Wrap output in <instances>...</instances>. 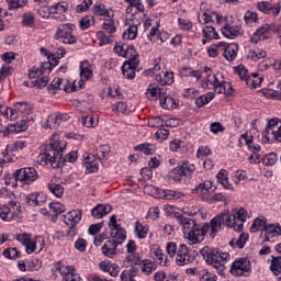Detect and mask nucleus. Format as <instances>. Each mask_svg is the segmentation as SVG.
Masks as SVG:
<instances>
[{
    "label": "nucleus",
    "instance_id": "7c9ffc66",
    "mask_svg": "<svg viewBox=\"0 0 281 281\" xmlns=\"http://www.w3.org/2000/svg\"><path fill=\"white\" fill-rule=\"evenodd\" d=\"M155 80L162 87L166 85H172V82H175V74L172 71L162 70L156 75Z\"/></svg>",
    "mask_w": 281,
    "mask_h": 281
},
{
    "label": "nucleus",
    "instance_id": "a211bd4d",
    "mask_svg": "<svg viewBox=\"0 0 281 281\" xmlns=\"http://www.w3.org/2000/svg\"><path fill=\"white\" fill-rule=\"evenodd\" d=\"M93 71H95V64L89 60H82L79 64V74L80 80L79 86L85 85V82L91 80L93 78Z\"/></svg>",
    "mask_w": 281,
    "mask_h": 281
},
{
    "label": "nucleus",
    "instance_id": "2f4dec72",
    "mask_svg": "<svg viewBox=\"0 0 281 281\" xmlns=\"http://www.w3.org/2000/svg\"><path fill=\"white\" fill-rule=\"evenodd\" d=\"M165 93L166 89L159 87L157 83H150L146 91L147 98H153L154 100H157V98L161 100Z\"/></svg>",
    "mask_w": 281,
    "mask_h": 281
},
{
    "label": "nucleus",
    "instance_id": "e433bc0d",
    "mask_svg": "<svg viewBox=\"0 0 281 281\" xmlns=\"http://www.w3.org/2000/svg\"><path fill=\"white\" fill-rule=\"evenodd\" d=\"M86 170L89 173L98 172L100 168L99 159L95 157V155L90 154L85 160Z\"/></svg>",
    "mask_w": 281,
    "mask_h": 281
},
{
    "label": "nucleus",
    "instance_id": "5fc2aeb1",
    "mask_svg": "<svg viewBox=\"0 0 281 281\" xmlns=\"http://www.w3.org/2000/svg\"><path fill=\"white\" fill-rule=\"evenodd\" d=\"M213 100H214V92H207L205 94L200 95L195 100V104L196 106H199V109H201L202 106H205V104H210V102H212Z\"/></svg>",
    "mask_w": 281,
    "mask_h": 281
},
{
    "label": "nucleus",
    "instance_id": "6e6d98bb",
    "mask_svg": "<svg viewBox=\"0 0 281 281\" xmlns=\"http://www.w3.org/2000/svg\"><path fill=\"white\" fill-rule=\"evenodd\" d=\"M24 148H27V140H23V139H18L8 145V149L11 150V153L24 150Z\"/></svg>",
    "mask_w": 281,
    "mask_h": 281
},
{
    "label": "nucleus",
    "instance_id": "bf43d9fd",
    "mask_svg": "<svg viewBox=\"0 0 281 281\" xmlns=\"http://www.w3.org/2000/svg\"><path fill=\"white\" fill-rule=\"evenodd\" d=\"M124 58L128 59L126 63H131L133 60H139L137 50L135 49V46L127 44V46L125 48Z\"/></svg>",
    "mask_w": 281,
    "mask_h": 281
},
{
    "label": "nucleus",
    "instance_id": "9d476101",
    "mask_svg": "<svg viewBox=\"0 0 281 281\" xmlns=\"http://www.w3.org/2000/svg\"><path fill=\"white\" fill-rule=\"evenodd\" d=\"M74 32H76V26L72 23L61 24L57 27L54 38L65 45H74L77 41Z\"/></svg>",
    "mask_w": 281,
    "mask_h": 281
},
{
    "label": "nucleus",
    "instance_id": "3c124183",
    "mask_svg": "<svg viewBox=\"0 0 281 281\" xmlns=\"http://www.w3.org/2000/svg\"><path fill=\"white\" fill-rule=\"evenodd\" d=\"M85 85L79 83V81L69 82L67 80H64L63 90L66 93H74V91H80Z\"/></svg>",
    "mask_w": 281,
    "mask_h": 281
},
{
    "label": "nucleus",
    "instance_id": "bb28decb",
    "mask_svg": "<svg viewBox=\"0 0 281 281\" xmlns=\"http://www.w3.org/2000/svg\"><path fill=\"white\" fill-rule=\"evenodd\" d=\"M139 67V59H134L132 61H124L122 66L123 76L128 80H133L135 78V71Z\"/></svg>",
    "mask_w": 281,
    "mask_h": 281
},
{
    "label": "nucleus",
    "instance_id": "de8ad7c7",
    "mask_svg": "<svg viewBox=\"0 0 281 281\" xmlns=\"http://www.w3.org/2000/svg\"><path fill=\"white\" fill-rule=\"evenodd\" d=\"M111 156V146L109 145H100L97 148V157L100 161H106Z\"/></svg>",
    "mask_w": 281,
    "mask_h": 281
},
{
    "label": "nucleus",
    "instance_id": "473e14b6",
    "mask_svg": "<svg viewBox=\"0 0 281 281\" xmlns=\"http://www.w3.org/2000/svg\"><path fill=\"white\" fill-rule=\"evenodd\" d=\"M117 243L113 240H108L105 244L101 247V251L103 256H106V258H114V256H117Z\"/></svg>",
    "mask_w": 281,
    "mask_h": 281
},
{
    "label": "nucleus",
    "instance_id": "5701e85b",
    "mask_svg": "<svg viewBox=\"0 0 281 281\" xmlns=\"http://www.w3.org/2000/svg\"><path fill=\"white\" fill-rule=\"evenodd\" d=\"M176 221L180 226L182 227V234L183 236L190 232H192L193 228L198 227L199 224H196V221L186 217L180 213L176 214Z\"/></svg>",
    "mask_w": 281,
    "mask_h": 281
},
{
    "label": "nucleus",
    "instance_id": "4c0bfd02",
    "mask_svg": "<svg viewBox=\"0 0 281 281\" xmlns=\"http://www.w3.org/2000/svg\"><path fill=\"white\" fill-rule=\"evenodd\" d=\"M112 207L110 204H98L91 211L93 218H104L109 212H111Z\"/></svg>",
    "mask_w": 281,
    "mask_h": 281
},
{
    "label": "nucleus",
    "instance_id": "72a5a7b5",
    "mask_svg": "<svg viewBox=\"0 0 281 281\" xmlns=\"http://www.w3.org/2000/svg\"><path fill=\"white\" fill-rule=\"evenodd\" d=\"M221 32L225 38H236L240 34V26L237 24H225Z\"/></svg>",
    "mask_w": 281,
    "mask_h": 281
},
{
    "label": "nucleus",
    "instance_id": "338daca9",
    "mask_svg": "<svg viewBox=\"0 0 281 281\" xmlns=\"http://www.w3.org/2000/svg\"><path fill=\"white\" fill-rule=\"evenodd\" d=\"M11 161H14V154H12V150L7 145V148L0 155V164H11Z\"/></svg>",
    "mask_w": 281,
    "mask_h": 281
},
{
    "label": "nucleus",
    "instance_id": "ddd939ff",
    "mask_svg": "<svg viewBox=\"0 0 281 281\" xmlns=\"http://www.w3.org/2000/svg\"><path fill=\"white\" fill-rule=\"evenodd\" d=\"M46 68H49V64H44L42 68L33 67L29 70V78L34 83V87H47V82H49V79L46 76H43L44 74H49L52 69L45 70Z\"/></svg>",
    "mask_w": 281,
    "mask_h": 281
},
{
    "label": "nucleus",
    "instance_id": "39448f33",
    "mask_svg": "<svg viewBox=\"0 0 281 281\" xmlns=\"http://www.w3.org/2000/svg\"><path fill=\"white\" fill-rule=\"evenodd\" d=\"M201 256L204 258L205 262L209 263L214 269H223L229 260H232V255L227 251H223L218 248H210L207 246L200 250Z\"/></svg>",
    "mask_w": 281,
    "mask_h": 281
},
{
    "label": "nucleus",
    "instance_id": "7ed1b4c3",
    "mask_svg": "<svg viewBox=\"0 0 281 281\" xmlns=\"http://www.w3.org/2000/svg\"><path fill=\"white\" fill-rule=\"evenodd\" d=\"M0 116L10 122H14L19 117H24L27 122H34L36 120V115L32 113V105L26 102H18L12 108L0 104Z\"/></svg>",
    "mask_w": 281,
    "mask_h": 281
},
{
    "label": "nucleus",
    "instance_id": "603ef678",
    "mask_svg": "<svg viewBox=\"0 0 281 281\" xmlns=\"http://www.w3.org/2000/svg\"><path fill=\"white\" fill-rule=\"evenodd\" d=\"M268 223L267 221L257 217L254 223L251 224L249 232H251L252 234H256V232H261L266 229Z\"/></svg>",
    "mask_w": 281,
    "mask_h": 281
},
{
    "label": "nucleus",
    "instance_id": "b1692460",
    "mask_svg": "<svg viewBox=\"0 0 281 281\" xmlns=\"http://www.w3.org/2000/svg\"><path fill=\"white\" fill-rule=\"evenodd\" d=\"M182 214H186V216L196 217V218H205V212L203 211V207L201 205L189 203L184 205L181 210Z\"/></svg>",
    "mask_w": 281,
    "mask_h": 281
},
{
    "label": "nucleus",
    "instance_id": "4468645a",
    "mask_svg": "<svg viewBox=\"0 0 281 281\" xmlns=\"http://www.w3.org/2000/svg\"><path fill=\"white\" fill-rule=\"evenodd\" d=\"M108 225L110 227L111 240L116 243V245H122V243L126 240V231H124V228L117 224V217L112 215Z\"/></svg>",
    "mask_w": 281,
    "mask_h": 281
},
{
    "label": "nucleus",
    "instance_id": "79ce46f5",
    "mask_svg": "<svg viewBox=\"0 0 281 281\" xmlns=\"http://www.w3.org/2000/svg\"><path fill=\"white\" fill-rule=\"evenodd\" d=\"M46 188L53 196H56V199H63V195L65 194V187L58 183L48 182Z\"/></svg>",
    "mask_w": 281,
    "mask_h": 281
},
{
    "label": "nucleus",
    "instance_id": "774afa93",
    "mask_svg": "<svg viewBox=\"0 0 281 281\" xmlns=\"http://www.w3.org/2000/svg\"><path fill=\"white\" fill-rule=\"evenodd\" d=\"M270 271L274 276H280L281 273V257H276L272 259L271 265H270Z\"/></svg>",
    "mask_w": 281,
    "mask_h": 281
},
{
    "label": "nucleus",
    "instance_id": "423d86ee",
    "mask_svg": "<svg viewBox=\"0 0 281 281\" xmlns=\"http://www.w3.org/2000/svg\"><path fill=\"white\" fill-rule=\"evenodd\" d=\"M166 252L169 258H176V265H178V267H186V265H190L193 260L190 255V249L186 244L178 246L175 241H168L166 244Z\"/></svg>",
    "mask_w": 281,
    "mask_h": 281
},
{
    "label": "nucleus",
    "instance_id": "c756f323",
    "mask_svg": "<svg viewBox=\"0 0 281 281\" xmlns=\"http://www.w3.org/2000/svg\"><path fill=\"white\" fill-rule=\"evenodd\" d=\"M212 186L213 182L211 180H205L192 189V194H201L202 199L207 200V194L212 190Z\"/></svg>",
    "mask_w": 281,
    "mask_h": 281
},
{
    "label": "nucleus",
    "instance_id": "f257e3e1",
    "mask_svg": "<svg viewBox=\"0 0 281 281\" xmlns=\"http://www.w3.org/2000/svg\"><path fill=\"white\" fill-rule=\"evenodd\" d=\"M245 221H247V211L245 209H234L231 214L225 211L211 220L209 224L211 236H216L223 229V225L233 228L235 232H243Z\"/></svg>",
    "mask_w": 281,
    "mask_h": 281
},
{
    "label": "nucleus",
    "instance_id": "a19ab883",
    "mask_svg": "<svg viewBox=\"0 0 281 281\" xmlns=\"http://www.w3.org/2000/svg\"><path fill=\"white\" fill-rule=\"evenodd\" d=\"M178 167L180 168V170L182 171V175L188 178V177H192V175H194V171L196 170V165L184 160L178 164Z\"/></svg>",
    "mask_w": 281,
    "mask_h": 281
},
{
    "label": "nucleus",
    "instance_id": "0e129e2a",
    "mask_svg": "<svg viewBox=\"0 0 281 281\" xmlns=\"http://www.w3.org/2000/svg\"><path fill=\"white\" fill-rule=\"evenodd\" d=\"M165 124H166L165 117H162V116H154L148 120V126L150 128H162V126H165Z\"/></svg>",
    "mask_w": 281,
    "mask_h": 281
},
{
    "label": "nucleus",
    "instance_id": "864d4df0",
    "mask_svg": "<svg viewBox=\"0 0 281 281\" xmlns=\"http://www.w3.org/2000/svg\"><path fill=\"white\" fill-rule=\"evenodd\" d=\"M124 267H135L139 265V254L128 252L126 258L123 261Z\"/></svg>",
    "mask_w": 281,
    "mask_h": 281
},
{
    "label": "nucleus",
    "instance_id": "dca6fc26",
    "mask_svg": "<svg viewBox=\"0 0 281 281\" xmlns=\"http://www.w3.org/2000/svg\"><path fill=\"white\" fill-rule=\"evenodd\" d=\"M18 179L23 186H32L38 179V171L34 167H24L16 170Z\"/></svg>",
    "mask_w": 281,
    "mask_h": 281
},
{
    "label": "nucleus",
    "instance_id": "a878e982",
    "mask_svg": "<svg viewBox=\"0 0 281 281\" xmlns=\"http://www.w3.org/2000/svg\"><path fill=\"white\" fill-rule=\"evenodd\" d=\"M222 54L228 63H233V60H236V57L238 56V44L231 43L227 44L224 42V48H222Z\"/></svg>",
    "mask_w": 281,
    "mask_h": 281
},
{
    "label": "nucleus",
    "instance_id": "49530a36",
    "mask_svg": "<svg viewBox=\"0 0 281 281\" xmlns=\"http://www.w3.org/2000/svg\"><path fill=\"white\" fill-rule=\"evenodd\" d=\"M224 47H225L224 42H218L216 44L210 45L206 52L211 58H216L218 54L223 53Z\"/></svg>",
    "mask_w": 281,
    "mask_h": 281
},
{
    "label": "nucleus",
    "instance_id": "58836bf2",
    "mask_svg": "<svg viewBox=\"0 0 281 281\" xmlns=\"http://www.w3.org/2000/svg\"><path fill=\"white\" fill-rule=\"evenodd\" d=\"M217 181L225 190H234V186L229 183V173L225 169H221L217 173Z\"/></svg>",
    "mask_w": 281,
    "mask_h": 281
},
{
    "label": "nucleus",
    "instance_id": "0eeeda50",
    "mask_svg": "<svg viewBox=\"0 0 281 281\" xmlns=\"http://www.w3.org/2000/svg\"><path fill=\"white\" fill-rule=\"evenodd\" d=\"M16 240L25 247L29 255L41 254L45 249V238L41 236L32 237L30 234L21 233L16 235Z\"/></svg>",
    "mask_w": 281,
    "mask_h": 281
},
{
    "label": "nucleus",
    "instance_id": "c85d7f7f",
    "mask_svg": "<svg viewBox=\"0 0 281 281\" xmlns=\"http://www.w3.org/2000/svg\"><path fill=\"white\" fill-rule=\"evenodd\" d=\"M26 203L31 205L32 207H36V205H43L47 199L45 198V194L40 192H33L25 196Z\"/></svg>",
    "mask_w": 281,
    "mask_h": 281
},
{
    "label": "nucleus",
    "instance_id": "052dcab7",
    "mask_svg": "<svg viewBox=\"0 0 281 281\" xmlns=\"http://www.w3.org/2000/svg\"><path fill=\"white\" fill-rule=\"evenodd\" d=\"M135 234L137 238L144 239L148 236V226L142 224L140 222H136L135 224Z\"/></svg>",
    "mask_w": 281,
    "mask_h": 281
},
{
    "label": "nucleus",
    "instance_id": "e2e57ef3",
    "mask_svg": "<svg viewBox=\"0 0 281 281\" xmlns=\"http://www.w3.org/2000/svg\"><path fill=\"white\" fill-rule=\"evenodd\" d=\"M95 36L99 41V45L102 47L103 45H110V43L113 41V37L111 35H106L104 31H99L95 33Z\"/></svg>",
    "mask_w": 281,
    "mask_h": 281
},
{
    "label": "nucleus",
    "instance_id": "8fccbe9b",
    "mask_svg": "<svg viewBox=\"0 0 281 281\" xmlns=\"http://www.w3.org/2000/svg\"><path fill=\"white\" fill-rule=\"evenodd\" d=\"M261 58H267V52L260 48H254L249 50L248 60H252L254 63H258Z\"/></svg>",
    "mask_w": 281,
    "mask_h": 281
},
{
    "label": "nucleus",
    "instance_id": "9b49d317",
    "mask_svg": "<svg viewBox=\"0 0 281 281\" xmlns=\"http://www.w3.org/2000/svg\"><path fill=\"white\" fill-rule=\"evenodd\" d=\"M11 209L7 205H0V218L5 223L11 221H21V204L14 201L10 202Z\"/></svg>",
    "mask_w": 281,
    "mask_h": 281
},
{
    "label": "nucleus",
    "instance_id": "37998d69",
    "mask_svg": "<svg viewBox=\"0 0 281 281\" xmlns=\"http://www.w3.org/2000/svg\"><path fill=\"white\" fill-rule=\"evenodd\" d=\"M100 124V116L98 114H89L82 117V125L87 128H95Z\"/></svg>",
    "mask_w": 281,
    "mask_h": 281
},
{
    "label": "nucleus",
    "instance_id": "6ab92c4d",
    "mask_svg": "<svg viewBox=\"0 0 281 281\" xmlns=\"http://www.w3.org/2000/svg\"><path fill=\"white\" fill-rule=\"evenodd\" d=\"M198 21L201 25H207V23H216V25H223L226 23V19L216 12H202L198 14Z\"/></svg>",
    "mask_w": 281,
    "mask_h": 281
},
{
    "label": "nucleus",
    "instance_id": "4d7b16f0",
    "mask_svg": "<svg viewBox=\"0 0 281 281\" xmlns=\"http://www.w3.org/2000/svg\"><path fill=\"white\" fill-rule=\"evenodd\" d=\"M101 27L104 32H106V34H115V32H117V26H115L114 18L104 21Z\"/></svg>",
    "mask_w": 281,
    "mask_h": 281
},
{
    "label": "nucleus",
    "instance_id": "aec40b11",
    "mask_svg": "<svg viewBox=\"0 0 281 281\" xmlns=\"http://www.w3.org/2000/svg\"><path fill=\"white\" fill-rule=\"evenodd\" d=\"M278 236H281V225L278 223L266 225V229L260 233V238L263 239V243H271Z\"/></svg>",
    "mask_w": 281,
    "mask_h": 281
},
{
    "label": "nucleus",
    "instance_id": "f8f14e48",
    "mask_svg": "<svg viewBox=\"0 0 281 281\" xmlns=\"http://www.w3.org/2000/svg\"><path fill=\"white\" fill-rule=\"evenodd\" d=\"M210 232V224L205 223L203 226H195L183 237L187 240L188 245H199L205 240V235Z\"/></svg>",
    "mask_w": 281,
    "mask_h": 281
},
{
    "label": "nucleus",
    "instance_id": "f03ea898",
    "mask_svg": "<svg viewBox=\"0 0 281 281\" xmlns=\"http://www.w3.org/2000/svg\"><path fill=\"white\" fill-rule=\"evenodd\" d=\"M204 74L206 76L202 81L203 89H213L215 93H224V95H232L234 93L232 82L225 81L223 74H213L210 67H204Z\"/></svg>",
    "mask_w": 281,
    "mask_h": 281
},
{
    "label": "nucleus",
    "instance_id": "412c9836",
    "mask_svg": "<svg viewBox=\"0 0 281 281\" xmlns=\"http://www.w3.org/2000/svg\"><path fill=\"white\" fill-rule=\"evenodd\" d=\"M150 256L153 260H156V262L160 265V267H168L170 265L168 256L164 254V250L157 244L150 246Z\"/></svg>",
    "mask_w": 281,
    "mask_h": 281
},
{
    "label": "nucleus",
    "instance_id": "f3484780",
    "mask_svg": "<svg viewBox=\"0 0 281 281\" xmlns=\"http://www.w3.org/2000/svg\"><path fill=\"white\" fill-rule=\"evenodd\" d=\"M92 14L101 19V21H109V19H115V11L106 7L102 2H95L92 7Z\"/></svg>",
    "mask_w": 281,
    "mask_h": 281
},
{
    "label": "nucleus",
    "instance_id": "cd10ccee",
    "mask_svg": "<svg viewBox=\"0 0 281 281\" xmlns=\"http://www.w3.org/2000/svg\"><path fill=\"white\" fill-rule=\"evenodd\" d=\"M54 155L55 153L52 151V150H43L38 154L37 156V159H36V162L40 165V166H47V164H50V166L53 168H56V166L54 165Z\"/></svg>",
    "mask_w": 281,
    "mask_h": 281
},
{
    "label": "nucleus",
    "instance_id": "1a4fd4ad",
    "mask_svg": "<svg viewBox=\"0 0 281 281\" xmlns=\"http://www.w3.org/2000/svg\"><path fill=\"white\" fill-rule=\"evenodd\" d=\"M144 192L149 196H154V199H165V201H179V199L186 196L181 191L159 189L153 184L146 186Z\"/></svg>",
    "mask_w": 281,
    "mask_h": 281
},
{
    "label": "nucleus",
    "instance_id": "a18cd8bd",
    "mask_svg": "<svg viewBox=\"0 0 281 281\" xmlns=\"http://www.w3.org/2000/svg\"><path fill=\"white\" fill-rule=\"evenodd\" d=\"M177 100L172 97L166 95V92L164 93L162 98H160V106L162 109H177Z\"/></svg>",
    "mask_w": 281,
    "mask_h": 281
},
{
    "label": "nucleus",
    "instance_id": "6e6552de",
    "mask_svg": "<svg viewBox=\"0 0 281 281\" xmlns=\"http://www.w3.org/2000/svg\"><path fill=\"white\" fill-rule=\"evenodd\" d=\"M265 144H281V121L278 117L267 119L266 130L262 133Z\"/></svg>",
    "mask_w": 281,
    "mask_h": 281
},
{
    "label": "nucleus",
    "instance_id": "c03bdc74",
    "mask_svg": "<svg viewBox=\"0 0 281 281\" xmlns=\"http://www.w3.org/2000/svg\"><path fill=\"white\" fill-rule=\"evenodd\" d=\"M169 181H172L173 183H181L183 179H187L183 172L181 171V168L179 165L173 168L171 171H169Z\"/></svg>",
    "mask_w": 281,
    "mask_h": 281
},
{
    "label": "nucleus",
    "instance_id": "f704fd0d",
    "mask_svg": "<svg viewBox=\"0 0 281 281\" xmlns=\"http://www.w3.org/2000/svg\"><path fill=\"white\" fill-rule=\"evenodd\" d=\"M53 271H57L58 273H60V276H63V278H67L68 276L74 273V271H76V267L57 261L53 266Z\"/></svg>",
    "mask_w": 281,
    "mask_h": 281
},
{
    "label": "nucleus",
    "instance_id": "69168bd1",
    "mask_svg": "<svg viewBox=\"0 0 281 281\" xmlns=\"http://www.w3.org/2000/svg\"><path fill=\"white\" fill-rule=\"evenodd\" d=\"M135 150L144 153V155H153L155 153V145L150 143H144L135 147Z\"/></svg>",
    "mask_w": 281,
    "mask_h": 281
},
{
    "label": "nucleus",
    "instance_id": "ea45409f",
    "mask_svg": "<svg viewBox=\"0 0 281 281\" xmlns=\"http://www.w3.org/2000/svg\"><path fill=\"white\" fill-rule=\"evenodd\" d=\"M50 148L57 150V153H63L67 148V140L60 139L58 135H53L50 137Z\"/></svg>",
    "mask_w": 281,
    "mask_h": 281
},
{
    "label": "nucleus",
    "instance_id": "09e8293b",
    "mask_svg": "<svg viewBox=\"0 0 281 281\" xmlns=\"http://www.w3.org/2000/svg\"><path fill=\"white\" fill-rule=\"evenodd\" d=\"M262 80H265V77L260 76L259 74H251L247 78L250 89H258V87L262 85Z\"/></svg>",
    "mask_w": 281,
    "mask_h": 281
},
{
    "label": "nucleus",
    "instance_id": "4be33fe9",
    "mask_svg": "<svg viewBox=\"0 0 281 281\" xmlns=\"http://www.w3.org/2000/svg\"><path fill=\"white\" fill-rule=\"evenodd\" d=\"M247 273V258L239 257L235 259L231 267V274L240 278Z\"/></svg>",
    "mask_w": 281,
    "mask_h": 281
},
{
    "label": "nucleus",
    "instance_id": "680f3d73",
    "mask_svg": "<svg viewBox=\"0 0 281 281\" xmlns=\"http://www.w3.org/2000/svg\"><path fill=\"white\" fill-rule=\"evenodd\" d=\"M155 269H157V265H155V262L145 259L143 260V263L140 266V271L143 273H146V276H149V273H153V271H155Z\"/></svg>",
    "mask_w": 281,
    "mask_h": 281
},
{
    "label": "nucleus",
    "instance_id": "c9c22d12",
    "mask_svg": "<svg viewBox=\"0 0 281 281\" xmlns=\"http://www.w3.org/2000/svg\"><path fill=\"white\" fill-rule=\"evenodd\" d=\"M202 35L203 45H205L207 41H218V38H221V35H218V32H216V29L214 26H204L202 30Z\"/></svg>",
    "mask_w": 281,
    "mask_h": 281
},
{
    "label": "nucleus",
    "instance_id": "13d9d810",
    "mask_svg": "<svg viewBox=\"0 0 281 281\" xmlns=\"http://www.w3.org/2000/svg\"><path fill=\"white\" fill-rule=\"evenodd\" d=\"M164 69H165L164 64L159 60H155L153 64V67L147 69L146 74H147V76H154V78H157V74H159Z\"/></svg>",
    "mask_w": 281,
    "mask_h": 281
},
{
    "label": "nucleus",
    "instance_id": "393cba45",
    "mask_svg": "<svg viewBox=\"0 0 281 281\" xmlns=\"http://www.w3.org/2000/svg\"><path fill=\"white\" fill-rule=\"evenodd\" d=\"M82 221V211L72 210L64 215V223L68 227H76Z\"/></svg>",
    "mask_w": 281,
    "mask_h": 281
},
{
    "label": "nucleus",
    "instance_id": "2eb2a0df",
    "mask_svg": "<svg viewBox=\"0 0 281 281\" xmlns=\"http://www.w3.org/2000/svg\"><path fill=\"white\" fill-rule=\"evenodd\" d=\"M128 26L123 32L122 36L125 41H135L137 38L139 25H142V15L139 14H132L128 19Z\"/></svg>",
    "mask_w": 281,
    "mask_h": 281
},
{
    "label": "nucleus",
    "instance_id": "20e7f679",
    "mask_svg": "<svg viewBox=\"0 0 281 281\" xmlns=\"http://www.w3.org/2000/svg\"><path fill=\"white\" fill-rule=\"evenodd\" d=\"M258 121L250 123L249 135L247 136L248 161L258 166L262 161V147L260 146V131H258Z\"/></svg>",
    "mask_w": 281,
    "mask_h": 281
}]
</instances>
